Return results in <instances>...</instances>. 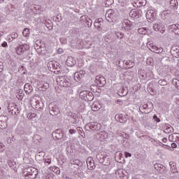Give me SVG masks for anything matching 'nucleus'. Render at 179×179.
<instances>
[{
    "label": "nucleus",
    "instance_id": "nucleus-1",
    "mask_svg": "<svg viewBox=\"0 0 179 179\" xmlns=\"http://www.w3.org/2000/svg\"><path fill=\"white\" fill-rule=\"evenodd\" d=\"M26 175L27 179H36L38 177V169L34 167L27 168Z\"/></svg>",
    "mask_w": 179,
    "mask_h": 179
},
{
    "label": "nucleus",
    "instance_id": "nucleus-2",
    "mask_svg": "<svg viewBox=\"0 0 179 179\" xmlns=\"http://www.w3.org/2000/svg\"><path fill=\"white\" fill-rule=\"evenodd\" d=\"M117 135L118 136H121V138H123V140L122 141V145H123L124 148H128L129 145V143L128 142V139H129V134L121 131H117Z\"/></svg>",
    "mask_w": 179,
    "mask_h": 179
},
{
    "label": "nucleus",
    "instance_id": "nucleus-3",
    "mask_svg": "<svg viewBox=\"0 0 179 179\" xmlns=\"http://www.w3.org/2000/svg\"><path fill=\"white\" fill-rule=\"evenodd\" d=\"M105 17L106 20L110 22L114 23L117 21V17H115L114 10H108L105 15Z\"/></svg>",
    "mask_w": 179,
    "mask_h": 179
},
{
    "label": "nucleus",
    "instance_id": "nucleus-4",
    "mask_svg": "<svg viewBox=\"0 0 179 179\" xmlns=\"http://www.w3.org/2000/svg\"><path fill=\"white\" fill-rule=\"evenodd\" d=\"M34 48L37 52L41 54V52L45 50V43H44V42H43L41 40L38 39L36 41Z\"/></svg>",
    "mask_w": 179,
    "mask_h": 179
},
{
    "label": "nucleus",
    "instance_id": "nucleus-5",
    "mask_svg": "<svg viewBox=\"0 0 179 179\" xmlns=\"http://www.w3.org/2000/svg\"><path fill=\"white\" fill-rule=\"evenodd\" d=\"M48 107L50 115H58V114H59V108L57 104H55V102L50 103Z\"/></svg>",
    "mask_w": 179,
    "mask_h": 179
},
{
    "label": "nucleus",
    "instance_id": "nucleus-6",
    "mask_svg": "<svg viewBox=\"0 0 179 179\" xmlns=\"http://www.w3.org/2000/svg\"><path fill=\"white\" fill-rule=\"evenodd\" d=\"M54 136L56 139H59L62 141H66L68 139V136L65 134V132L62 131V129H57L55 131Z\"/></svg>",
    "mask_w": 179,
    "mask_h": 179
},
{
    "label": "nucleus",
    "instance_id": "nucleus-7",
    "mask_svg": "<svg viewBox=\"0 0 179 179\" xmlns=\"http://www.w3.org/2000/svg\"><path fill=\"white\" fill-rule=\"evenodd\" d=\"M30 50V46L26 43L23 45H19L16 49V52L18 55H22L24 54L26 51H29Z\"/></svg>",
    "mask_w": 179,
    "mask_h": 179
},
{
    "label": "nucleus",
    "instance_id": "nucleus-8",
    "mask_svg": "<svg viewBox=\"0 0 179 179\" xmlns=\"http://www.w3.org/2000/svg\"><path fill=\"white\" fill-rule=\"evenodd\" d=\"M86 129H91L92 131H99L101 129V124L97 122H91L85 125Z\"/></svg>",
    "mask_w": 179,
    "mask_h": 179
},
{
    "label": "nucleus",
    "instance_id": "nucleus-9",
    "mask_svg": "<svg viewBox=\"0 0 179 179\" xmlns=\"http://www.w3.org/2000/svg\"><path fill=\"white\" fill-rule=\"evenodd\" d=\"M56 82L57 85H59L62 87H68V86H69V83L66 81V79H65L64 76L58 77L56 79Z\"/></svg>",
    "mask_w": 179,
    "mask_h": 179
},
{
    "label": "nucleus",
    "instance_id": "nucleus-10",
    "mask_svg": "<svg viewBox=\"0 0 179 179\" xmlns=\"http://www.w3.org/2000/svg\"><path fill=\"white\" fill-rule=\"evenodd\" d=\"M148 48L150 50V51H152V52H155V54H162V52L164 51L163 48H159L153 43L149 44Z\"/></svg>",
    "mask_w": 179,
    "mask_h": 179
},
{
    "label": "nucleus",
    "instance_id": "nucleus-11",
    "mask_svg": "<svg viewBox=\"0 0 179 179\" xmlns=\"http://www.w3.org/2000/svg\"><path fill=\"white\" fill-rule=\"evenodd\" d=\"M153 29L155 31H159L163 34L166 31V27L163 24L155 23L153 25Z\"/></svg>",
    "mask_w": 179,
    "mask_h": 179
},
{
    "label": "nucleus",
    "instance_id": "nucleus-12",
    "mask_svg": "<svg viewBox=\"0 0 179 179\" xmlns=\"http://www.w3.org/2000/svg\"><path fill=\"white\" fill-rule=\"evenodd\" d=\"M95 84L99 87H103L106 85V78L97 76L95 78Z\"/></svg>",
    "mask_w": 179,
    "mask_h": 179
},
{
    "label": "nucleus",
    "instance_id": "nucleus-13",
    "mask_svg": "<svg viewBox=\"0 0 179 179\" xmlns=\"http://www.w3.org/2000/svg\"><path fill=\"white\" fill-rule=\"evenodd\" d=\"M103 24H104L103 18L96 19L94 22V26L95 29H97V30H99V31H101V30H103Z\"/></svg>",
    "mask_w": 179,
    "mask_h": 179
},
{
    "label": "nucleus",
    "instance_id": "nucleus-14",
    "mask_svg": "<svg viewBox=\"0 0 179 179\" xmlns=\"http://www.w3.org/2000/svg\"><path fill=\"white\" fill-rule=\"evenodd\" d=\"M85 75H86V72L85 71H80V72H76L74 74L75 80H80L85 78Z\"/></svg>",
    "mask_w": 179,
    "mask_h": 179
},
{
    "label": "nucleus",
    "instance_id": "nucleus-15",
    "mask_svg": "<svg viewBox=\"0 0 179 179\" xmlns=\"http://www.w3.org/2000/svg\"><path fill=\"white\" fill-rule=\"evenodd\" d=\"M147 19H150V20H155L156 18V11L153 10H148L146 13Z\"/></svg>",
    "mask_w": 179,
    "mask_h": 179
},
{
    "label": "nucleus",
    "instance_id": "nucleus-16",
    "mask_svg": "<svg viewBox=\"0 0 179 179\" xmlns=\"http://www.w3.org/2000/svg\"><path fill=\"white\" fill-rule=\"evenodd\" d=\"M115 118L117 122H120L122 124H125V122H127V117H125V115L122 114L116 115Z\"/></svg>",
    "mask_w": 179,
    "mask_h": 179
},
{
    "label": "nucleus",
    "instance_id": "nucleus-17",
    "mask_svg": "<svg viewBox=\"0 0 179 179\" xmlns=\"http://www.w3.org/2000/svg\"><path fill=\"white\" fill-rule=\"evenodd\" d=\"M169 165L171 167V173H172V174H177V173H178V169H177L176 162H170Z\"/></svg>",
    "mask_w": 179,
    "mask_h": 179
},
{
    "label": "nucleus",
    "instance_id": "nucleus-18",
    "mask_svg": "<svg viewBox=\"0 0 179 179\" xmlns=\"http://www.w3.org/2000/svg\"><path fill=\"white\" fill-rule=\"evenodd\" d=\"M154 168L158 173H164V170H166V167L161 164H155Z\"/></svg>",
    "mask_w": 179,
    "mask_h": 179
},
{
    "label": "nucleus",
    "instance_id": "nucleus-19",
    "mask_svg": "<svg viewBox=\"0 0 179 179\" xmlns=\"http://www.w3.org/2000/svg\"><path fill=\"white\" fill-rule=\"evenodd\" d=\"M24 90L27 94H30V93L33 92V87L29 83L24 85Z\"/></svg>",
    "mask_w": 179,
    "mask_h": 179
},
{
    "label": "nucleus",
    "instance_id": "nucleus-20",
    "mask_svg": "<svg viewBox=\"0 0 179 179\" xmlns=\"http://www.w3.org/2000/svg\"><path fill=\"white\" fill-rule=\"evenodd\" d=\"M87 166L89 170H94V169H96V165H94V161L92 159H87Z\"/></svg>",
    "mask_w": 179,
    "mask_h": 179
},
{
    "label": "nucleus",
    "instance_id": "nucleus-21",
    "mask_svg": "<svg viewBox=\"0 0 179 179\" xmlns=\"http://www.w3.org/2000/svg\"><path fill=\"white\" fill-rule=\"evenodd\" d=\"M98 136L100 141H105V139H107V138H108V134L106 131H101L98 134Z\"/></svg>",
    "mask_w": 179,
    "mask_h": 179
},
{
    "label": "nucleus",
    "instance_id": "nucleus-22",
    "mask_svg": "<svg viewBox=\"0 0 179 179\" xmlns=\"http://www.w3.org/2000/svg\"><path fill=\"white\" fill-rule=\"evenodd\" d=\"M122 25L123 27H124L125 29H131L132 24L131 23V21H129V20H124L122 22Z\"/></svg>",
    "mask_w": 179,
    "mask_h": 179
},
{
    "label": "nucleus",
    "instance_id": "nucleus-23",
    "mask_svg": "<svg viewBox=\"0 0 179 179\" xmlns=\"http://www.w3.org/2000/svg\"><path fill=\"white\" fill-rule=\"evenodd\" d=\"M169 30H173L175 34H179V25L178 24L170 25Z\"/></svg>",
    "mask_w": 179,
    "mask_h": 179
},
{
    "label": "nucleus",
    "instance_id": "nucleus-24",
    "mask_svg": "<svg viewBox=\"0 0 179 179\" xmlns=\"http://www.w3.org/2000/svg\"><path fill=\"white\" fill-rule=\"evenodd\" d=\"M94 96H93V93L90 92H87L86 96L85 97V101H92Z\"/></svg>",
    "mask_w": 179,
    "mask_h": 179
},
{
    "label": "nucleus",
    "instance_id": "nucleus-25",
    "mask_svg": "<svg viewBox=\"0 0 179 179\" xmlns=\"http://www.w3.org/2000/svg\"><path fill=\"white\" fill-rule=\"evenodd\" d=\"M169 6L171 9H176L178 6V1L177 0H171Z\"/></svg>",
    "mask_w": 179,
    "mask_h": 179
},
{
    "label": "nucleus",
    "instance_id": "nucleus-26",
    "mask_svg": "<svg viewBox=\"0 0 179 179\" xmlns=\"http://www.w3.org/2000/svg\"><path fill=\"white\" fill-rule=\"evenodd\" d=\"M8 122V116L5 115H1L0 116V125L2 127V125H5Z\"/></svg>",
    "mask_w": 179,
    "mask_h": 179
},
{
    "label": "nucleus",
    "instance_id": "nucleus-27",
    "mask_svg": "<svg viewBox=\"0 0 179 179\" xmlns=\"http://www.w3.org/2000/svg\"><path fill=\"white\" fill-rule=\"evenodd\" d=\"M115 174L117 179L122 178V177H124V172L122 171V169L117 170Z\"/></svg>",
    "mask_w": 179,
    "mask_h": 179
},
{
    "label": "nucleus",
    "instance_id": "nucleus-28",
    "mask_svg": "<svg viewBox=\"0 0 179 179\" xmlns=\"http://www.w3.org/2000/svg\"><path fill=\"white\" fill-rule=\"evenodd\" d=\"M101 164L103 166H110L111 162L110 161V158L105 157L103 160L101 161Z\"/></svg>",
    "mask_w": 179,
    "mask_h": 179
},
{
    "label": "nucleus",
    "instance_id": "nucleus-29",
    "mask_svg": "<svg viewBox=\"0 0 179 179\" xmlns=\"http://www.w3.org/2000/svg\"><path fill=\"white\" fill-rule=\"evenodd\" d=\"M66 64H68L69 66H73V65L76 64V61L73 57H69L66 60Z\"/></svg>",
    "mask_w": 179,
    "mask_h": 179
},
{
    "label": "nucleus",
    "instance_id": "nucleus-30",
    "mask_svg": "<svg viewBox=\"0 0 179 179\" xmlns=\"http://www.w3.org/2000/svg\"><path fill=\"white\" fill-rule=\"evenodd\" d=\"M19 37V34L16 32H13L10 35H8V38L9 41H12V40H15V38H17Z\"/></svg>",
    "mask_w": 179,
    "mask_h": 179
},
{
    "label": "nucleus",
    "instance_id": "nucleus-31",
    "mask_svg": "<svg viewBox=\"0 0 179 179\" xmlns=\"http://www.w3.org/2000/svg\"><path fill=\"white\" fill-rule=\"evenodd\" d=\"M92 111H99V110H100V105H99V103H97V102H94L92 105Z\"/></svg>",
    "mask_w": 179,
    "mask_h": 179
},
{
    "label": "nucleus",
    "instance_id": "nucleus-32",
    "mask_svg": "<svg viewBox=\"0 0 179 179\" xmlns=\"http://www.w3.org/2000/svg\"><path fill=\"white\" fill-rule=\"evenodd\" d=\"M119 93L120 94L121 96H127V94H128V90L125 89V88H121L119 90Z\"/></svg>",
    "mask_w": 179,
    "mask_h": 179
},
{
    "label": "nucleus",
    "instance_id": "nucleus-33",
    "mask_svg": "<svg viewBox=\"0 0 179 179\" xmlns=\"http://www.w3.org/2000/svg\"><path fill=\"white\" fill-rule=\"evenodd\" d=\"M138 14L139 13L138 11L131 10L129 13V16H131V17H138Z\"/></svg>",
    "mask_w": 179,
    "mask_h": 179
},
{
    "label": "nucleus",
    "instance_id": "nucleus-34",
    "mask_svg": "<svg viewBox=\"0 0 179 179\" xmlns=\"http://www.w3.org/2000/svg\"><path fill=\"white\" fill-rule=\"evenodd\" d=\"M22 34L24 37H29L30 36V29L25 28L22 31Z\"/></svg>",
    "mask_w": 179,
    "mask_h": 179
},
{
    "label": "nucleus",
    "instance_id": "nucleus-35",
    "mask_svg": "<svg viewBox=\"0 0 179 179\" xmlns=\"http://www.w3.org/2000/svg\"><path fill=\"white\" fill-rule=\"evenodd\" d=\"M106 157H104V155H103V154H101V152H99L96 155V159L99 162V163L101 162V161L105 158Z\"/></svg>",
    "mask_w": 179,
    "mask_h": 179
},
{
    "label": "nucleus",
    "instance_id": "nucleus-36",
    "mask_svg": "<svg viewBox=\"0 0 179 179\" xmlns=\"http://www.w3.org/2000/svg\"><path fill=\"white\" fill-rule=\"evenodd\" d=\"M71 164H75L76 166H80L81 162L79 159H73L70 161Z\"/></svg>",
    "mask_w": 179,
    "mask_h": 179
},
{
    "label": "nucleus",
    "instance_id": "nucleus-37",
    "mask_svg": "<svg viewBox=\"0 0 179 179\" xmlns=\"http://www.w3.org/2000/svg\"><path fill=\"white\" fill-rule=\"evenodd\" d=\"M172 83L174 86H176V87H177V89L179 90V80L178 79H173L172 80Z\"/></svg>",
    "mask_w": 179,
    "mask_h": 179
},
{
    "label": "nucleus",
    "instance_id": "nucleus-38",
    "mask_svg": "<svg viewBox=\"0 0 179 179\" xmlns=\"http://www.w3.org/2000/svg\"><path fill=\"white\" fill-rule=\"evenodd\" d=\"M87 95V91H83L80 92V97H81V99H83V100H85V98L86 97Z\"/></svg>",
    "mask_w": 179,
    "mask_h": 179
},
{
    "label": "nucleus",
    "instance_id": "nucleus-39",
    "mask_svg": "<svg viewBox=\"0 0 179 179\" xmlns=\"http://www.w3.org/2000/svg\"><path fill=\"white\" fill-rule=\"evenodd\" d=\"M146 28H140L138 29V32L140 34H146L147 31H146Z\"/></svg>",
    "mask_w": 179,
    "mask_h": 179
},
{
    "label": "nucleus",
    "instance_id": "nucleus-40",
    "mask_svg": "<svg viewBox=\"0 0 179 179\" xmlns=\"http://www.w3.org/2000/svg\"><path fill=\"white\" fill-rule=\"evenodd\" d=\"M158 85H160V86H166V85H167V81L161 79L158 81Z\"/></svg>",
    "mask_w": 179,
    "mask_h": 179
},
{
    "label": "nucleus",
    "instance_id": "nucleus-41",
    "mask_svg": "<svg viewBox=\"0 0 179 179\" xmlns=\"http://www.w3.org/2000/svg\"><path fill=\"white\" fill-rule=\"evenodd\" d=\"M115 35L117 36V38H124V34L122 32H116Z\"/></svg>",
    "mask_w": 179,
    "mask_h": 179
},
{
    "label": "nucleus",
    "instance_id": "nucleus-42",
    "mask_svg": "<svg viewBox=\"0 0 179 179\" xmlns=\"http://www.w3.org/2000/svg\"><path fill=\"white\" fill-rule=\"evenodd\" d=\"M37 115L36 113H29L28 114L27 117L29 118V120H33V118H36V116Z\"/></svg>",
    "mask_w": 179,
    "mask_h": 179
},
{
    "label": "nucleus",
    "instance_id": "nucleus-43",
    "mask_svg": "<svg viewBox=\"0 0 179 179\" xmlns=\"http://www.w3.org/2000/svg\"><path fill=\"white\" fill-rule=\"evenodd\" d=\"M53 173H56L57 174H59V168L54 166L52 169Z\"/></svg>",
    "mask_w": 179,
    "mask_h": 179
},
{
    "label": "nucleus",
    "instance_id": "nucleus-44",
    "mask_svg": "<svg viewBox=\"0 0 179 179\" xmlns=\"http://www.w3.org/2000/svg\"><path fill=\"white\" fill-rule=\"evenodd\" d=\"M5 149H6L5 145L2 144V143H0V152H3Z\"/></svg>",
    "mask_w": 179,
    "mask_h": 179
},
{
    "label": "nucleus",
    "instance_id": "nucleus-45",
    "mask_svg": "<svg viewBox=\"0 0 179 179\" xmlns=\"http://www.w3.org/2000/svg\"><path fill=\"white\" fill-rule=\"evenodd\" d=\"M77 131H78L79 135H81V136H83V134H83V129L78 127L77 129Z\"/></svg>",
    "mask_w": 179,
    "mask_h": 179
},
{
    "label": "nucleus",
    "instance_id": "nucleus-46",
    "mask_svg": "<svg viewBox=\"0 0 179 179\" xmlns=\"http://www.w3.org/2000/svg\"><path fill=\"white\" fill-rule=\"evenodd\" d=\"M44 163H48V164H51V159L47 158L43 159Z\"/></svg>",
    "mask_w": 179,
    "mask_h": 179
},
{
    "label": "nucleus",
    "instance_id": "nucleus-47",
    "mask_svg": "<svg viewBox=\"0 0 179 179\" xmlns=\"http://www.w3.org/2000/svg\"><path fill=\"white\" fill-rule=\"evenodd\" d=\"M153 120L156 121V122H160V118L157 117L156 115H154Z\"/></svg>",
    "mask_w": 179,
    "mask_h": 179
},
{
    "label": "nucleus",
    "instance_id": "nucleus-48",
    "mask_svg": "<svg viewBox=\"0 0 179 179\" xmlns=\"http://www.w3.org/2000/svg\"><path fill=\"white\" fill-rule=\"evenodd\" d=\"M70 135H73V134H76V129H71L69 131Z\"/></svg>",
    "mask_w": 179,
    "mask_h": 179
},
{
    "label": "nucleus",
    "instance_id": "nucleus-49",
    "mask_svg": "<svg viewBox=\"0 0 179 179\" xmlns=\"http://www.w3.org/2000/svg\"><path fill=\"white\" fill-rule=\"evenodd\" d=\"M170 13V10H165L162 13V16H167Z\"/></svg>",
    "mask_w": 179,
    "mask_h": 179
},
{
    "label": "nucleus",
    "instance_id": "nucleus-50",
    "mask_svg": "<svg viewBox=\"0 0 179 179\" xmlns=\"http://www.w3.org/2000/svg\"><path fill=\"white\" fill-rule=\"evenodd\" d=\"M1 47H3V48H7L8 47V43L6 41H4L1 43Z\"/></svg>",
    "mask_w": 179,
    "mask_h": 179
},
{
    "label": "nucleus",
    "instance_id": "nucleus-51",
    "mask_svg": "<svg viewBox=\"0 0 179 179\" xmlns=\"http://www.w3.org/2000/svg\"><path fill=\"white\" fill-rule=\"evenodd\" d=\"M92 20H90V21H86V24H87L88 27H92Z\"/></svg>",
    "mask_w": 179,
    "mask_h": 179
},
{
    "label": "nucleus",
    "instance_id": "nucleus-52",
    "mask_svg": "<svg viewBox=\"0 0 179 179\" xmlns=\"http://www.w3.org/2000/svg\"><path fill=\"white\" fill-rule=\"evenodd\" d=\"M49 86L50 85H49L48 83H45V84H43L44 89H48Z\"/></svg>",
    "mask_w": 179,
    "mask_h": 179
},
{
    "label": "nucleus",
    "instance_id": "nucleus-53",
    "mask_svg": "<svg viewBox=\"0 0 179 179\" xmlns=\"http://www.w3.org/2000/svg\"><path fill=\"white\" fill-rule=\"evenodd\" d=\"M171 148H173V149H176V148H177V144L176 143H172L171 144Z\"/></svg>",
    "mask_w": 179,
    "mask_h": 179
},
{
    "label": "nucleus",
    "instance_id": "nucleus-54",
    "mask_svg": "<svg viewBox=\"0 0 179 179\" xmlns=\"http://www.w3.org/2000/svg\"><path fill=\"white\" fill-rule=\"evenodd\" d=\"M131 156H132V155L129 152H125V157H131Z\"/></svg>",
    "mask_w": 179,
    "mask_h": 179
},
{
    "label": "nucleus",
    "instance_id": "nucleus-55",
    "mask_svg": "<svg viewBox=\"0 0 179 179\" xmlns=\"http://www.w3.org/2000/svg\"><path fill=\"white\" fill-rule=\"evenodd\" d=\"M66 179H75V178H73V176H66Z\"/></svg>",
    "mask_w": 179,
    "mask_h": 179
},
{
    "label": "nucleus",
    "instance_id": "nucleus-56",
    "mask_svg": "<svg viewBox=\"0 0 179 179\" xmlns=\"http://www.w3.org/2000/svg\"><path fill=\"white\" fill-rule=\"evenodd\" d=\"M148 104H144V105H143V110H146V109L148 108Z\"/></svg>",
    "mask_w": 179,
    "mask_h": 179
},
{
    "label": "nucleus",
    "instance_id": "nucleus-57",
    "mask_svg": "<svg viewBox=\"0 0 179 179\" xmlns=\"http://www.w3.org/2000/svg\"><path fill=\"white\" fill-rule=\"evenodd\" d=\"M62 52H63V50L62 48H59L57 50L58 54H62Z\"/></svg>",
    "mask_w": 179,
    "mask_h": 179
},
{
    "label": "nucleus",
    "instance_id": "nucleus-58",
    "mask_svg": "<svg viewBox=\"0 0 179 179\" xmlns=\"http://www.w3.org/2000/svg\"><path fill=\"white\" fill-rule=\"evenodd\" d=\"M11 114H12L13 115H15L16 111H15L13 109H12V110H11Z\"/></svg>",
    "mask_w": 179,
    "mask_h": 179
},
{
    "label": "nucleus",
    "instance_id": "nucleus-59",
    "mask_svg": "<svg viewBox=\"0 0 179 179\" xmlns=\"http://www.w3.org/2000/svg\"><path fill=\"white\" fill-rule=\"evenodd\" d=\"M162 142H163L164 143H166L167 142V138H164L162 139Z\"/></svg>",
    "mask_w": 179,
    "mask_h": 179
},
{
    "label": "nucleus",
    "instance_id": "nucleus-60",
    "mask_svg": "<svg viewBox=\"0 0 179 179\" xmlns=\"http://www.w3.org/2000/svg\"><path fill=\"white\" fill-rule=\"evenodd\" d=\"M71 118H73L74 120H76V115H71Z\"/></svg>",
    "mask_w": 179,
    "mask_h": 179
},
{
    "label": "nucleus",
    "instance_id": "nucleus-61",
    "mask_svg": "<svg viewBox=\"0 0 179 179\" xmlns=\"http://www.w3.org/2000/svg\"><path fill=\"white\" fill-rule=\"evenodd\" d=\"M2 71V63H0V72Z\"/></svg>",
    "mask_w": 179,
    "mask_h": 179
},
{
    "label": "nucleus",
    "instance_id": "nucleus-62",
    "mask_svg": "<svg viewBox=\"0 0 179 179\" xmlns=\"http://www.w3.org/2000/svg\"><path fill=\"white\" fill-rule=\"evenodd\" d=\"M134 65H135V64H134V63H132V62H131V64H130L131 66H134Z\"/></svg>",
    "mask_w": 179,
    "mask_h": 179
},
{
    "label": "nucleus",
    "instance_id": "nucleus-63",
    "mask_svg": "<svg viewBox=\"0 0 179 179\" xmlns=\"http://www.w3.org/2000/svg\"><path fill=\"white\" fill-rule=\"evenodd\" d=\"M3 32H0V36H3Z\"/></svg>",
    "mask_w": 179,
    "mask_h": 179
},
{
    "label": "nucleus",
    "instance_id": "nucleus-64",
    "mask_svg": "<svg viewBox=\"0 0 179 179\" xmlns=\"http://www.w3.org/2000/svg\"><path fill=\"white\" fill-rule=\"evenodd\" d=\"M16 110H17V113H19V109H17Z\"/></svg>",
    "mask_w": 179,
    "mask_h": 179
}]
</instances>
